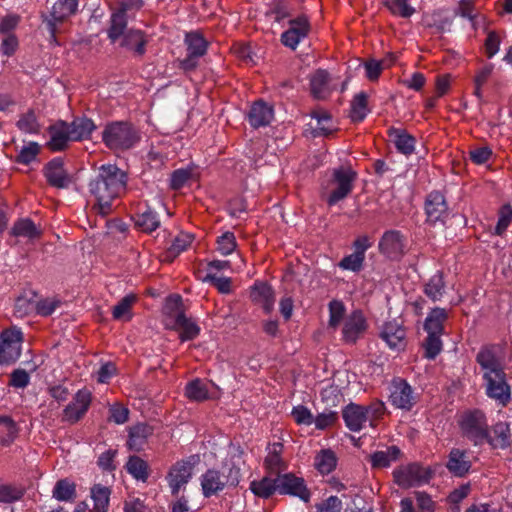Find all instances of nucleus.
<instances>
[{"mask_svg":"<svg viewBox=\"0 0 512 512\" xmlns=\"http://www.w3.org/2000/svg\"><path fill=\"white\" fill-rule=\"evenodd\" d=\"M127 174L114 164H104L89 181L88 188L96 203L94 209L102 216L111 211L112 202L125 193Z\"/></svg>","mask_w":512,"mask_h":512,"instance_id":"nucleus-1","label":"nucleus"},{"mask_svg":"<svg viewBox=\"0 0 512 512\" xmlns=\"http://www.w3.org/2000/svg\"><path fill=\"white\" fill-rule=\"evenodd\" d=\"M142 4V0H127V2L122 3V8L112 14L108 29V38L112 43L122 38L120 46L133 51L137 56L145 54L148 38L139 29H127L126 10L133 7L139 9Z\"/></svg>","mask_w":512,"mask_h":512,"instance_id":"nucleus-2","label":"nucleus"},{"mask_svg":"<svg viewBox=\"0 0 512 512\" xmlns=\"http://www.w3.org/2000/svg\"><path fill=\"white\" fill-rule=\"evenodd\" d=\"M141 140L139 130L126 121H113L105 125L102 141L112 151H126Z\"/></svg>","mask_w":512,"mask_h":512,"instance_id":"nucleus-3","label":"nucleus"},{"mask_svg":"<svg viewBox=\"0 0 512 512\" xmlns=\"http://www.w3.org/2000/svg\"><path fill=\"white\" fill-rule=\"evenodd\" d=\"M241 479V470L234 463L225 462L221 470L208 469L201 476L203 495L208 498L223 491L226 487H236Z\"/></svg>","mask_w":512,"mask_h":512,"instance_id":"nucleus-4","label":"nucleus"},{"mask_svg":"<svg viewBox=\"0 0 512 512\" xmlns=\"http://www.w3.org/2000/svg\"><path fill=\"white\" fill-rule=\"evenodd\" d=\"M357 173L351 167L341 166L333 170L332 189L326 198L329 206H333L345 199L353 190Z\"/></svg>","mask_w":512,"mask_h":512,"instance_id":"nucleus-5","label":"nucleus"},{"mask_svg":"<svg viewBox=\"0 0 512 512\" xmlns=\"http://www.w3.org/2000/svg\"><path fill=\"white\" fill-rule=\"evenodd\" d=\"M463 435L474 443L482 445L488 438V423L486 416L479 410L466 413L460 422Z\"/></svg>","mask_w":512,"mask_h":512,"instance_id":"nucleus-6","label":"nucleus"},{"mask_svg":"<svg viewBox=\"0 0 512 512\" xmlns=\"http://www.w3.org/2000/svg\"><path fill=\"white\" fill-rule=\"evenodd\" d=\"M76 8L72 5L58 0L52 6L49 14H42L41 18L46 25V29L50 35V42H57V34L63 32V24L68 18L76 12Z\"/></svg>","mask_w":512,"mask_h":512,"instance_id":"nucleus-7","label":"nucleus"},{"mask_svg":"<svg viewBox=\"0 0 512 512\" xmlns=\"http://www.w3.org/2000/svg\"><path fill=\"white\" fill-rule=\"evenodd\" d=\"M393 477L398 486L410 488L428 483L432 478V472L418 463H411L396 468Z\"/></svg>","mask_w":512,"mask_h":512,"instance_id":"nucleus-8","label":"nucleus"},{"mask_svg":"<svg viewBox=\"0 0 512 512\" xmlns=\"http://www.w3.org/2000/svg\"><path fill=\"white\" fill-rule=\"evenodd\" d=\"M0 364L15 363L21 355L23 333L19 328L12 327L0 334Z\"/></svg>","mask_w":512,"mask_h":512,"instance_id":"nucleus-9","label":"nucleus"},{"mask_svg":"<svg viewBox=\"0 0 512 512\" xmlns=\"http://www.w3.org/2000/svg\"><path fill=\"white\" fill-rule=\"evenodd\" d=\"M486 395L496 400L501 405H506L511 398L510 386L506 381V374L503 370L482 375Z\"/></svg>","mask_w":512,"mask_h":512,"instance_id":"nucleus-10","label":"nucleus"},{"mask_svg":"<svg viewBox=\"0 0 512 512\" xmlns=\"http://www.w3.org/2000/svg\"><path fill=\"white\" fill-rule=\"evenodd\" d=\"M391 404L405 411H410L418 401V395L403 378H394L390 385Z\"/></svg>","mask_w":512,"mask_h":512,"instance_id":"nucleus-11","label":"nucleus"},{"mask_svg":"<svg viewBox=\"0 0 512 512\" xmlns=\"http://www.w3.org/2000/svg\"><path fill=\"white\" fill-rule=\"evenodd\" d=\"M406 238L399 230L385 231L378 243L379 252L390 260H400L405 254Z\"/></svg>","mask_w":512,"mask_h":512,"instance_id":"nucleus-12","label":"nucleus"},{"mask_svg":"<svg viewBox=\"0 0 512 512\" xmlns=\"http://www.w3.org/2000/svg\"><path fill=\"white\" fill-rule=\"evenodd\" d=\"M368 329V322L359 309L348 314L343 322L342 340L346 344H355L362 338Z\"/></svg>","mask_w":512,"mask_h":512,"instance_id":"nucleus-13","label":"nucleus"},{"mask_svg":"<svg viewBox=\"0 0 512 512\" xmlns=\"http://www.w3.org/2000/svg\"><path fill=\"white\" fill-rule=\"evenodd\" d=\"M425 214L427 222L444 225L449 217V207L444 194L440 191L430 192L425 199Z\"/></svg>","mask_w":512,"mask_h":512,"instance_id":"nucleus-14","label":"nucleus"},{"mask_svg":"<svg viewBox=\"0 0 512 512\" xmlns=\"http://www.w3.org/2000/svg\"><path fill=\"white\" fill-rule=\"evenodd\" d=\"M276 478V486L280 495L298 497L306 503L310 501L311 493L303 478L297 477L293 473L278 474Z\"/></svg>","mask_w":512,"mask_h":512,"instance_id":"nucleus-15","label":"nucleus"},{"mask_svg":"<svg viewBox=\"0 0 512 512\" xmlns=\"http://www.w3.org/2000/svg\"><path fill=\"white\" fill-rule=\"evenodd\" d=\"M197 459L198 456H192L189 460L179 461L171 467L167 478L173 496H177L180 489L191 479Z\"/></svg>","mask_w":512,"mask_h":512,"instance_id":"nucleus-16","label":"nucleus"},{"mask_svg":"<svg viewBox=\"0 0 512 512\" xmlns=\"http://www.w3.org/2000/svg\"><path fill=\"white\" fill-rule=\"evenodd\" d=\"M310 23L305 15L289 21V28L281 34V43L292 50H295L298 44L305 39L310 32Z\"/></svg>","mask_w":512,"mask_h":512,"instance_id":"nucleus-17","label":"nucleus"},{"mask_svg":"<svg viewBox=\"0 0 512 512\" xmlns=\"http://www.w3.org/2000/svg\"><path fill=\"white\" fill-rule=\"evenodd\" d=\"M92 395L87 389L79 390L71 403L63 410L62 421L70 424L77 423L88 411L91 404Z\"/></svg>","mask_w":512,"mask_h":512,"instance_id":"nucleus-18","label":"nucleus"},{"mask_svg":"<svg viewBox=\"0 0 512 512\" xmlns=\"http://www.w3.org/2000/svg\"><path fill=\"white\" fill-rule=\"evenodd\" d=\"M170 302L174 303L176 309L175 326L180 330V338L182 341L193 340L200 333L199 326L186 317L184 311L180 308L182 299L180 295H172L168 298Z\"/></svg>","mask_w":512,"mask_h":512,"instance_id":"nucleus-19","label":"nucleus"},{"mask_svg":"<svg viewBox=\"0 0 512 512\" xmlns=\"http://www.w3.org/2000/svg\"><path fill=\"white\" fill-rule=\"evenodd\" d=\"M43 172L47 182L53 187L66 188L70 183V177L64 169V162L60 157L49 161Z\"/></svg>","mask_w":512,"mask_h":512,"instance_id":"nucleus-20","label":"nucleus"},{"mask_svg":"<svg viewBox=\"0 0 512 512\" xmlns=\"http://www.w3.org/2000/svg\"><path fill=\"white\" fill-rule=\"evenodd\" d=\"M342 417L349 430L358 432L369 419V408L355 403H350L343 409Z\"/></svg>","mask_w":512,"mask_h":512,"instance_id":"nucleus-21","label":"nucleus"},{"mask_svg":"<svg viewBox=\"0 0 512 512\" xmlns=\"http://www.w3.org/2000/svg\"><path fill=\"white\" fill-rule=\"evenodd\" d=\"M470 454L459 448H452L448 455L446 468L456 477H464L471 469Z\"/></svg>","mask_w":512,"mask_h":512,"instance_id":"nucleus-22","label":"nucleus"},{"mask_svg":"<svg viewBox=\"0 0 512 512\" xmlns=\"http://www.w3.org/2000/svg\"><path fill=\"white\" fill-rule=\"evenodd\" d=\"M273 117V107L263 100L254 102L248 113V121L253 128L268 126L273 120Z\"/></svg>","mask_w":512,"mask_h":512,"instance_id":"nucleus-23","label":"nucleus"},{"mask_svg":"<svg viewBox=\"0 0 512 512\" xmlns=\"http://www.w3.org/2000/svg\"><path fill=\"white\" fill-rule=\"evenodd\" d=\"M380 337L391 349H403L405 347L406 331L396 321H389L383 325Z\"/></svg>","mask_w":512,"mask_h":512,"instance_id":"nucleus-24","label":"nucleus"},{"mask_svg":"<svg viewBox=\"0 0 512 512\" xmlns=\"http://www.w3.org/2000/svg\"><path fill=\"white\" fill-rule=\"evenodd\" d=\"M50 140L47 146L52 151H61L67 147L70 139L68 123L59 121L49 128Z\"/></svg>","mask_w":512,"mask_h":512,"instance_id":"nucleus-25","label":"nucleus"},{"mask_svg":"<svg viewBox=\"0 0 512 512\" xmlns=\"http://www.w3.org/2000/svg\"><path fill=\"white\" fill-rule=\"evenodd\" d=\"M330 75L326 70L318 69L310 76V91L318 100L326 99L330 93Z\"/></svg>","mask_w":512,"mask_h":512,"instance_id":"nucleus-26","label":"nucleus"},{"mask_svg":"<svg viewBox=\"0 0 512 512\" xmlns=\"http://www.w3.org/2000/svg\"><path fill=\"white\" fill-rule=\"evenodd\" d=\"M485 442L494 449L508 448L512 442L510 425L506 422H498L493 425L491 432L488 431V438Z\"/></svg>","mask_w":512,"mask_h":512,"instance_id":"nucleus-27","label":"nucleus"},{"mask_svg":"<svg viewBox=\"0 0 512 512\" xmlns=\"http://www.w3.org/2000/svg\"><path fill=\"white\" fill-rule=\"evenodd\" d=\"M476 362L479 364L482 375L503 370L500 360L497 358L493 346H483L476 355Z\"/></svg>","mask_w":512,"mask_h":512,"instance_id":"nucleus-28","label":"nucleus"},{"mask_svg":"<svg viewBox=\"0 0 512 512\" xmlns=\"http://www.w3.org/2000/svg\"><path fill=\"white\" fill-rule=\"evenodd\" d=\"M153 434V428L145 423H138L129 430L128 447L134 451H141Z\"/></svg>","mask_w":512,"mask_h":512,"instance_id":"nucleus-29","label":"nucleus"},{"mask_svg":"<svg viewBox=\"0 0 512 512\" xmlns=\"http://www.w3.org/2000/svg\"><path fill=\"white\" fill-rule=\"evenodd\" d=\"M68 127L72 141L89 139L91 133L96 130V125L93 120L87 117L75 118L71 123H68Z\"/></svg>","mask_w":512,"mask_h":512,"instance_id":"nucleus-30","label":"nucleus"},{"mask_svg":"<svg viewBox=\"0 0 512 512\" xmlns=\"http://www.w3.org/2000/svg\"><path fill=\"white\" fill-rule=\"evenodd\" d=\"M388 135L392 139L398 152L411 155L415 150V138L403 129L390 127Z\"/></svg>","mask_w":512,"mask_h":512,"instance_id":"nucleus-31","label":"nucleus"},{"mask_svg":"<svg viewBox=\"0 0 512 512\" xmlns=\"http://www.w3.org/2000/svg\"><path fill=\"white\" fill-rule=\"evenodd\" d=\"M401 456V450L393 445L386 450L376 451L369 456V461L373 469H382L389 467L393 462L397 461Z\"/></svg>","mask_w":512,"mask_h":512,"instance_id":"nucleus-32","label":"nucleus"},{"mask_svg":"<svg viewBox=\"0 0 512 512\" xmlns=\"http://www.w3.org/2000/svg\"><path fill=\"white\" fill-rule=\"evenodd\" d=\"M448 318V312L444 308L435 307L429 313L424 322V330L427 334L442 335L444 322Z\"/></svg>","mask_w":512,"mask_h":512,"instance_id":"nucleus-33","label":"nucleus"},{"mask_svg":"<svg viewBox=\"0 0 512 512\" xmlns=\"http://www.w3.org/2000/svg\"><path fill=\"white\" fill-rule=\"evenodd\" d=\"M424 294L433 302L440 301L446 292L443 273L436 272L424 285Z\"/></svg>","mask_w":512,"mask_h":512,"instance_id":"nucleus-34","label":"nucleus"},{"mask_svg":"<svg viewBox=\"0 0 512 512\" xmlns=\"http://www.w3.org/2000/svg\"><path fill=\"white\" fill-rule=\"evenodd\" d=\"M277 478L263 477L260 480H253L250 483V490L259 498L268 499L275 492H278Z\"/></svg>","mask_w":512,"mask_h":512,"instance_id":"nucleus-35","label":"nucleus"},{"mask_svg":"<svg viewBox=\"0 0 512 512\" xmlns=\"http://www.w3.org/2000/svg\"><path fill=\"white\" fill-rule=\"evenodd\" d=\"M18 426L9 416H0V443L3 446L11 445L18 436Z\"/></svg>","mask_w":512,"mask_h":512,"instance_id":"nucleus-36","label":"nucleus"},{"mask_svg":"<svg viewBox=\"0 0 512 512\" xmlns=\"http://www.w3.org/2000/svg\"><path fill=\"white\" fill-rule=\"evenodd\" d=\"M185 396L194 402H203L209 398L207 383L201 379H194L187 383Z\"/></svg>","mask_w":512,"mask_h":512,"instance_id":"nucleus-37","label":"nucleus"},{"mask_svg":"<svg viewBox=\"0 0 512 512\" xmlns=\"http://www.w3.org/2000/svg\"><path fill=\"white\" fill-rule=\"evenodd\" d=\"M193 236L188 233H180L175 237L170 247L164 254V261H173L180 253L185 251L192 243Z\"/></svg>","mask_w":512,"mask_h":512,"instance_id":"nucleus-38","label":"nucleus"},{"mask_svg":"<svg viewBox=\"0 0 512 512\" xmlns=\"http://www.w3.org/2000/svg\"><path fill=\"white\" fill-rule=\"evenodd\" d=\"M111 490L101 484H95L91 488V498L94 502L95 512H107L109 508Z\"/></svg>","mask_w":512,"mask_h":512,"instance_id":"nucleus-39","label":"nucleus"},{"mask_svg":"<svg viewBox=\"0 0 512 512\" xmlns=\"http://www.w3.org/2000/svg\"><path fill=\"white\" fill-rule=\"evenodd\" d=\"M185 44L187 46V53L198 58L205 55L208 47V42L198 32L187 33Z\"/></svg>","mask_w":512,"mask_h":512,"instance_id":"nucleus-40","label":"nucleus"},{"mask_svg":"<svg viewBox=\"0 0 512 512\" xmlns=\"http://www.w3.org/2000/svg\"><path fill=\"white\" fill-rule=\"evenodd\" d=\"M126 469L135 479L142 482H146L149 477L148 464L139 456H130L126 463Z\"/></svg>","mask_w":512,"mask_h":512,"instance_id":"nucleus-41","label":"nucleus"},{"mask_svg":"<svg viewBox=\"0 0 512 512\" xmlns=\"http://www.w3.org/2000/svg\"><path fill=\"white\" fill-rule=\"evenodd\" d=\"M135 225L143 232L151 233L160 226V220L155 211L147 208L136 216Z\"/></svg>","mask_w":512,"mask_h":512,"instance_id":"nucleus-42","label":"nucleus"},{"mask_svg":"<svg viewBox=\"0 0 512 512\" xmlns=\"http://www.w3.org/2000/svg\"><path fill=\"white\" fill-rule=\"evenodd\" d=\"M11 234L17 237L35 239L40 236L41 232L32 220L25 218L18 220L14 224Z\"/></svg>","mask_w":512,"mask_h":512,"instance_id":"nucleus-43","label":"nucleus"},{"mask_svg":"<svg viewBox=\"0 0 512 512\" xmlns=\"http://www.w3.org/2000/svg\"><path fill=\"white\" fill-rule=\"evenodd\" d=\"M368 96L365 92L356 94L351 102L350 117L353 122H361L368 113Z\"/></svg>","mask_w":512,"mask_h":512,"instance_id":"nucleus-44","label":"nucleus"},{"mask_svg":"<svg viewBox=\"0 0 512 512\" xmlns=\"http://www.w3.org/2000/svg\"><path fill=\"white\" fill-rule=\"evenodd\" d=\"M52 493L58 501H73L76 497V487L68 479H61L56 482Z\"/></svg>","mask_w":512,"mask_h":512,"instance_id":"nucleus-45","label":"nucleus"},{"mask_svg":"<svg viewBox=\"0 0 512 512\" xmlns=\"http://www.w3.org/2000/svg\"><path fill=\"white\" fill-rule=\"evenodd\" d=\"M337 464L335 454L331 450H322L315 457V467L321 474L331 473Z\"/></svg>","mask_w":512,"mask_h":512,"instance_id":"nucleus-46","label":"nucleus"},{"mask_svg":"<svg viewBox=\"0 0 512 512\" xmlns=\"http://www.w3.org/2000/svg\"><path fill=\"white\" fill-rule=\"evenodd\" d=\"M311 117L317 120V126L313 129L314 136H326L332 132V128L327 125L331 122V114L323 109L312 111Z\"/></svg>","mask_w":512,"mask_h":512,"instance_id":"nucleus-47","label":"nucleus"},{"mask_svg":"<svg viewBox=\"0 0 512 512\" xmlns=\"http://www.w3.org/2000/svg\"><path fill=\"white\" fill-rule=\"evenodd\" d=\"M16 125L20 131L27 134H38L40 132V125L37 121L35 112L32 109L20 115Z\"/></svg>","mask_w":512,"mask_h":512,"instance_id":"nucleus-48","label":"nucleus"},{"mask_svg":"<svg viewBox=\"0 0 512 512\" xmlns=\"http://www.w3.org/2000/svg\"><path fill=\"white\" fill-rule=\"evenodd\" d=\"M329 309V328L336 329L345 319L346 308L342 301L332 300L328 304Z\"/></svg>","mask_w":512,"mask_h":512,"instance_id":"nucleus-49","label":"nucleus"},{"mask_svg":"<svg viewBox=\"0 0 512 512\" xmlns=\"http://www.w3.org/2000/svg\"><path fill=\"white\" fill-rule=\"evenodd\" d=\"M24 495V490L16 485L0 484V504H11L19 501Z\"/></svg>","mask_w":512,"mask_h":512,"instance_id":"nucleus-50","label":"nucleus"},{"mask_svg":"<svg viewBox=\"0 0 512 512\" xmlns=\"http://www.w3.org/2000/svg\"><path fill=\"white\" fill-rule=\"evenodd\" d=\"M441 335L427 334L426 339L423 342L424 357L433 360L442 351Z\"/></svg>","mask_w":512,"mask_h":512,"instance_id":"nucleus-51","label":"nucleus"},{"mask_svg":"<svg viewBox=\"0 0 512 512\" xmlns=\"http://www.w3.org/2000/svg\"><path fill=\"white\" fill-rule=\"evenodd\" d=\"M276 447L282 448V444L274 443L272 445V450L265 458V466L270 473H275L278 475L281 474L280 471L283 470L285 467L283 460L280 457V450H276Z\"/></svg>","mask_w":512,"mask_h":512,"instance_id":"nucleus-52","label":"nucleus"},{"mask_svg":"<svg viewBox=\"0 0 512 512\" xmlns=\"http://www.w3.org/2000/svg\"><path fill=\"white\" fill-rule=\"evenodd\" d=\"M135 301V295L129 294L123 297L112 309L113 318L120 320L127 316V320H129L131 318L129 314Z\"/></svg>","mask_w":512,"mask_h":512,"instance_id":"nucleus-53","label":"nucleus"},{"mask_svg":"<svg viewBox=\"0 0 512 512\" xmlns=\"http://www.w3.org/2000/svg\"><path fill=\"white\" fill-rule=\"evenodd\" d=\"M40 152V145L37 142H29L23 146L16 156L15 161L20 164L28 165L32 163Z\"/></svg>","mask_w":512,"mask_h":512,"instance_id":"nucleus-54","label":"nucleus"},{"mask_svg":"<svg viewBox=\"0 0 512 512\" xmlns=\"http://www.w3.org/2000/svg\"><path fill=\"white\" fill-rule=\"evenodd\" d=\"M365 256H359L356 253H351L339 262L338 266L343 270H349L352 272H359L363 268Z\"/></svg>","mask_w":512,"mask_h":512,"instance_id":"nucleus-55","label":"nucleus"},{"mask_svg":"<svg viewBox=\"0 0 512 512\" xmlns=\"http://www.w3.org/2000/svg\"><path fill=\"white\" fill-rule=\"evenodd\" d=\"M217 245V249L222 255H229L235 250L237 246L236 238L232 232L227 231L218 237Z\"/></svg>","mask_w":512,"mask_h":512,"instance_id":"nucleus-56","label":"nucleus"},{"mask_svg":"<svg viewBox=\"0 0 512 512\" xmlns=\"http://www.w3.org/2000/svg\"><path fill=\"white\" fill-rule=\"evenodd\" d=\"M389 10L398 16L408 18L412 16L415 9L408 4V0H392L388 3Z\"/></svg>","mask_w":512,"mask_h":512,"instance_id":"nucleus-57","label":"nucleus"},{"mask_svg":"<svg viewBox=\"0 0 512 512\" xmlns=\"http://www.w3.org/2000/svg\"><path fill=\"white\" fill-rule=\"evenodd\" d=\"M512 220V207L506 204L499 211V219L495 227V234L502 235Z\"/></svg>","mask_w":512,"mask_h":512,"instance_id":"nucleus-58","label":"nucleus"},{"mask_svg":"<svg viewBox=\"0 0 512 512\" xmlns=\"http://www.w3.org/2000/svg\"><path fill=\"white\" fill-rule=\"evenodd\" d=\"M36 302L20 296L16 299L14 313L17 317H25L35 310Z\"/></svg>","mask_w":512,"mask_h":512,"instance_id":"nucleus-59","label":"nucleus"},{"mask_svg":"<svg viewBox=\"0 0 512 512\" xmlns=\"http://www.w3.org/2000/svg\"><path fill=\"white\" fill-rule=\"evenodd\" d=\"M60 300L56 298H46L36 302L35 310L41 316L51 315L60 305Z\"/></svg>","mask_w":512,"mask_h":512,"instance_id":"nucleus-60","label":"nucleus"},{"mask_svg":"<svg viewBox=\"0 0 512 512\" xmlns=\"http://www.w3.org/2000/svg\"><path fill=\"white\" fill-rule=\"evenodd\" d=\"M204 281L210 282L219 292L227 294L231 291V281L226 277H217L210 272L204 277Z\"/></svg>","mask_w":512,"mask_h":512,"instance_id":"nucleus-61","label":"nucleus"},{"mask_svg":"<svg viewBox=\"0 0 512 512\" xmlns=\"http://www.w3.org/2000/svg\"><path fill=\"white\" fill-rule=\"evenodd\" d=\"M191 171L188 169H177L171 174L170 187L173 190L181 189L190 179Z\"/></svg>","mask_w":512,"mask_h":512,"instance_id":"nucleus-62","label":"nucleus"},{"mask_svg":"<svg viewBox=\"0 0 512 512\" xmlns=\"http://www.w3.org/2000/svg\"><path fill=\"white\" fill-rule=\"evenodd\" d=\"M414 494L418 512H434L435 502L432 500L429 494L420 491H417Z\"/></svg>","mask_w":512,"mask_h":512,"instance_id":"nucleus-63","label":"nucleus"},{"mask_svg":"<svg viewBox=\"0 0 512 512\" xmlns=\"http://www.w3.org/2000/svg\"><path fill=\"white\" fill-rule=\"evenodd\" d=\"M274 294L271 286L263 282H257L252 287L251 297L253 301L260 302L264 299L270 298Z\"/></svg>","mask_w":512,"mask_h":512,"instance_id":"nucleus-64","label":"nucleus"}]
</instances>
